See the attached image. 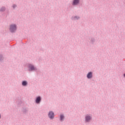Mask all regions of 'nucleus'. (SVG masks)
<instances>
[{
	"label": "nucleus",
	"instance_id": "f257e3e1",
	"mask_svg": "<svg viewBox=\"0 0 125 125\" xmlns=\"http://www.w3.org/2000/svg\"><path fill=\"white\" fill-rule=\"evenodd\" d=\"M9 31L11 33H15L17 31V25L16 24H11L9 27Z\"/></svg>",
	"mask_w": 125,
	"mask_h": 125
},
{
	"label": "nucleus",
	"instance_id": "f03ea898",
	"mask_svg": "<svg viewBox=\"0 0 125 125\" xmlns=\"http://www.w3.org/2000/svg\"><path fill=\"white\" fill-rule=\"evenodd\" d=\"M92 121V115L87 114L84 116V122L86 124L90 123Z\"/></svg>",
	"mask_w": 125,
	"mask_h": 125
},
{
	"label": "nucleus",
	"instance_id": "7ed1b4c3",
	"mask_svg": "<svg viewBox=\"0 0 125 125\" xmlns=\"http://www.w3.org/2000/svg\"><path fill=\"white\" fill-rule=\"evenodd\" d=\"M26 67H27L29 72H33V71H37L38 70V68L32 63L27 64Z\"/></svg>",
	"mask_w": 125,
	"mask_h": 125
},
{
	"label": "nucleus",
	"instance_id": "20e7f679",
	"mask_svg": "<svg viewBox=\"0 0 125 125\" xmlns=\"http://www.w3.org/2000/svg\"><path fill=\"white\" fill-rule=\"evenodd\" d=\"M48 117L50 120H53L55 117V114L53 111H50L48 113Z\"/></svg>",
	"mask_w": 125,
	"mask_h": 125
},
{
	"label": "nucleus",
	"instance_id": "39448f33",
	"mask_svg": "<svg viewBox=\"0 0 125 125\" xmlns=\"http://www.w3.org/2000/svg\"><path fill=\"white\" fill-rule=\"evenodd\" d=\"M86 78L88 80H91L93 78V72H88L86 74Z\"/></svg>",
	"mask_w": 125,
	"mask_h": 125
},
{
	"label": "nucleus",
	"instance_id": "423d86ee",
	"mask_svg": "<svg viewBox=\"0 0 125 125\" xmlns=\"http://www.w3.org/2000/svg\"><path fill=\"white\" fill-rule=\"evenodd\" d=\"M42 102V97L41 96H38L35 98V103L36 104H41Z\"/></svg>",
	"mask_w": 125,
	"mask_h": 125
},
{
	"label": "nucleus",
	"instance_id": "0eeeda50",
	"mask_svg": "<svg viewBox=\"0 0 125 125\" xmlns=\"http://www.w3.org/2000/svg\"><path fill=\"white\" fill-rule=\"evenodd\" d=\"M80 1L81 0H73L71 4L73 6H76V5H79V4H80Z\"/></svg>",
	"mask_w": 125,
	"mask_h": 125
},
{
	"label": "nucleus",
	"instance_id": "6e6552de",
	"mask_svg": "<svg viewBox=\"0 0 125 125\" xmlns=\"http://www.w3.org/2000/svg\"><path fill=\"white\" fill-rule=\"evenodd\" d=\"M60 122H63L65 120V115L63 113H61L59 115Z\"/></svg>",
	"mask_w": 125,
	"mask_h": 125
},
{
	"label": "nucleus",
	"instance_id": "1a4fd4ad",
	"mask_svg": "<svg viewBox=\"0 0 125 125\" xmlns=\"http://www.w3.org/2000/svg\"><path fill=\"white\" fill-rule=\"evenodd\" d=\"M21 85H22V86H27V85H28V82L26 81H22Z\"/></svg>",
	"mask_w": 125,
	"mask_h": 125
},
{
	"label": "nucleus",
	"instance_id": "9d476101",
	"mask_svg": "<svg viewBox=\"0 0 125 125\" xmlns=\"http://www.w3.org/2000/svg\"><path fill=\"white\" fill-rule=\"evenodd\" d=\"M80 17L78 16H74L72 17V19L73 20H79L80 19Z\"/></svg>",
	"mask_w": 125,
	"mask_h": 125
},
{
	"label": "nucleus",
	"instance_id": "9b49d317",
	"mask_svg": "<svg viewBox=\"0 0 125 125\" xmlns=\"http://www.w3.org/2000/svg\"><path fill=\"white\" fill-rule=\"evenodd\" d=\"M0 12H3L4 11H5V7H2L0 9Z\"/></svg>",
	"mask_w": 125,
	"mask_h": 125
},
{
	"label": "nucleus",
	"instance_id": "f8f14e48",
	"mask_svg": "<svg viewBox=\"0 0 125 125\" xmlns=\"http://www.w3.org/2000/svg\"><path fill=\"white\" fill-rule=\"evenodd\" d=\"M17 7V5H16V4H13L12 5L13 8H16Z\"/></svg>",
	"mask_w": 125,
	"mask_h": 125
},
{
	"label": "nucleus",
	"instance_id": "ddd939ff",
	"mask_svg": "<svg viewBox=\"0 0 125 125\" xmlns=\"http://www.w3.org/2000/svg\"><path fill=\"white\" fill-rule=\"evenodd\" d=\"M1 119V114L0 113V120Z\"/></svg>",
	"mask_w": 125,
	"mask_h": 125
}]
</instances>
